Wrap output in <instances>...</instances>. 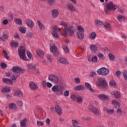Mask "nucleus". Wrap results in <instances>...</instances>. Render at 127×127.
I'll return each mask as SVG.
<instances>
[{
	"instance_id": "obj_1",
	"label": "nucleus",
	"mask_w": 127,
	"mask_h": 127,
	"mask_svg": "<svg viewBox=\"0 0 127 127\" xmlns=\"http://www.w3.org/2000/svg\"><path fill=\"white\" fill-rule=\"evenodd\" d=\"M118 8V6L114 4L113 1H110L109 3H107L104 10L106 13H110L111 10H116Z\"/></svg>"
},
{
	"instance_id": "obj_2",
	"label": "nucleus",
	"mask_w": 127,
	"mask_h": 127,
	"mask_svg": "<svg viewBox=\"0 0 127 127\" xmlns=\"http://www.w3.org/2000/svg\"><path fill=\"white\" fill-rule=\"evenodd\" d=\"M11 70L13 73L17 74V77H19L20 76V73L23 74V73L25 72V69L16 66H13L11 68Z\"/></svg>"
},
{
	"instance_id": "obj_3",
	"label": "nucleus",
	"mask_w": 127,
	"mask_h": 127,
	"mask_svg": "<svg viewBox=\"0 0 127 127\" xmlns=\"http://www.w3.org/2000/svg\"><path fill=\"white\" fill-rule=\"evenodd\" d=\"M18 52L19 54L20 59H22V60H24V59L26 58V55L25 54V49L24 48V47L21 46L18 49Z\"/></svg>"
},
{
	"instance_id": "obj_4",
	"label": "nucleus",
	"mask_w": 127,
	"mask_h": 127,
	"mask_svg": "<svg viewBox=\"0 0 127 127\" xmlns=\"http://www.w3.org/2000/svg\"><path fill=\"white\" fill-rule=\"evenodd\" d=\"M78 32L77 33L76 36L78 39H84V28L82 27V26H77Z\"/></svg>"
},
{
	"instance_id": "obj_5",
	"label": "nucleus",
	"mask_w": 127,
	"mask_h": 127,
	"mask_svg": "<svg viewBox=\"0 0 127 127\" xmlns=\"http://www.w3.org/2000/svg\"><path fill=\"white\" fill-rule=\"evenodd\" d=\"M97 72L99 75H101V76H106L110 73V70L106 67H102L98 69Z\"/></svg>"
},
{
	"instance_id": "obj_6",
	"label": "nucleus",
	"mask_w": 127,
	"mask_h": 127,
	"mask_svg": "<svg viewBox=\"0 0 127 127\" xmlns=\"http://www.w3.org/2000/svg\"><path fill=\"white\" fill-rule=\"evenodd\" d=\"M50 49L51 50V52H52V53H53L54 56L57 57V56H59L60 53L58 51V48L55 45V44H51Z\"/></svg>"
},
{
	"instance_id": "obj_7",
	"label": "nucleus",
	"mask_w": 127,
	"mask_h": 127,
	"mask_svg": "<svg viewBox=\"0 0 127 127\" xmlns=\"http://www.w3.org/2000/svg\"><path fill=\"white\" fill-rule=\"evenodd\" d=\"M96 84V86L101 87L102 88H106V87L108 86V84H107L106 80L102 79H98L97 80Z\"/></svg>"
},
{
	"instance_id": "obj_8",
	"label": "nucleus",
	"mask_w": 127,
	"mask_h": 127,
	"mask_svg": "<svg viewBox=\"0 0 127 127\" xmlns=\"http://www.w3.org/2000/svg\"><path fill=\"white\" fill-rule=\"evenodd\" d=\"M48 79L49 80H50V81L53 82V83H54L55 84H57V83H58V81H59V78H58V76H57V75L55 74L50 75Z\"/></svg>"
},
{
	"instance_id": "obj_9",
	"label": "nucleus",
	"mask_w": 127,
	"mask_h": 127,
	"mask_svg": "<svg viewBox=\"0 0 127 127\" xmlns=\"http://www.w3.org/2000/svg\"><path fill=\"white\" fill-rule=\"evenodd\" d=\"M63 89H64V87L61 86H58V85H54L52 88V90L53 92H62L63 91Z\"/></svg>"
},
{
	"instance_id": "obj_10",
	"label": "nucleus",
	"mask_w": 127,
	"mask_h": 127,
	"mask_svg": "<svg viewBox=\"0 0 127 127\" xmlns=\"http://www.w3.org/2000/svg\"><path fill=\"white\" fill-rule=\"evenodd\" d=\"M51 14L53 18H56L59 15V11L56 9H53L51 11Z\"/></svg>"
},
{
	"instance_id": "obj_11",
	"label": "nucleus",
	"mask_w": 127,
	"mask_h": 127,
	"mask_svg": "<svg viewBox=\"0 0 127 127\" xmlns=\"http://www.w3.org/2000/svg\"><path fill=\"white\" fill-rule=\"evenodd\" d=\"M98 98L100 100H104V101H109L110 99L107 95L103 94L98 95Z\"/></svg>"
},
{
	"instance_id": "obj_12",
	"label": "nucleus",
	"mask_w": 127,
	"mask_h": 127,
	"mask_svg": "<svg viewBox=\"0 0 127 127\" xmlns=\"http://www.w3.org/2000/svg\"><path fill=\"white\" fill-rule=\"evenodd\" d=\"M85 86L81 85H77L73 88L74 91H85Z\"/></svg>"
},
{
	"instance_id": "obj_13",
	"label": "nucleus",
	"mask_w": 127,
	"mask_h": 127,
	"mask_svg": "<svg viewBox=\"0 0 127 127\" xmlns=\"http://www.w3.org/2000/svg\"><path fill=\"white\" fill-rule=\"evenodd\" d=\"M29 87L31 88V89H32V90H37L38 88L37 84H36V83L33 81H31L29 83Z\"/></svg>"
},
{
	"instance_id": "obj_14",
	"label": "nucleus",
	"mask_w": 127,
	"mask_h": 127,
	"mask_svg": "<svg viewBox=\"0 0 127 127\" xmlns=\"http://www.w3.org/2000/svg\"><path fill=\"white\" fill-rule=\"evenodd\" d=\"M85 86L87 90H89V91L92 92V93H96V90L92 88V85H91V84L89 83L85 82Z\"/></svg>"
},
{
	"instance_id": "obj_15",
	"label": "nucleus",
	"mask_w": 127,
	"mask_h": 127,
	"mask_svg": "<svg viewBox=\"0 0 127 127\" xmlns=\"http://www.w3.org/2000/svg\"><path fill=\"white\" fill-rule=\"evenodd\" d=\"M75 29H76V28L73 26H71L69 28V29L68 30V31H69L68 34L69 35H70V36H74Z\"/></svg>"
},
{
	"instance_id": "obj_16",
	"label": "nucleus",
	"mask_w": 127,
	"mask_h": 127,
	"mask_svg": "<svg viewBox=\"0 0 127 127\" xmlns=\"http://www.w3.org/2000/svg\"><path fill=\"white\" fill-rule=\"evenodd\" d=\"M23 95V94L20 90H16L14 93V96H15V97H17V98H22Z\"/></svg>"
},
{
	"instance_id": "obj_17",
	"label": "nucleus",
	"mask_w": 127,
	"mask_h": 127,
	"mask_svg": "<svg viewBox=\"0 0 127 127\" xmlns=\"http://www.w3.org/2000/svg\"><path fill=\"white\" fill-rule=\"evenodd\" d=\"M26 23L27 25L28 26V27H30L31 28H32V27H33V26H34V24L33 22L32 21V20H31L29 19H27L26 20Z\"/></svg>"
},
{
	"instance_id": "obj_18",
	"label": "nucleus",
	"mask_w": 127,
	"mask_h": 127,
	"mask_svg": "<svg viewBox=\"0 0 127 127\" xmlns=\"http://www.w3.org/2000/svg\"><path fill=\"white\" fill-rule=\"evenodd\" d=\"M55 110L59 116H61V115H62V109H61L60 106L56 105L55 106Z\"/></svg>"
},
{
	"instance_id": "obj_19",
	"label": "nucleus",
	"mask_w": 127,
	"mask_h": 127,
	"mask_svg": "<svg viewBox=\"0 0 127 127\" xmlns=\"http://www.w3.org/2000/svg\"><path fill=\"white\" fill-rule=\"evenodd\" d=\"M63 29L62 30V32L61 33L62 34H65V35H67V32L69 31V29L67 24H65V26H64Z\"/></svg>"
},
{
	"instance_id": "obj_20",
	"label": "nucleus",
	"mask_w": 127,
	"mask_h": 127,
	"mask_svg": "<svg viewBox=\"0 0 127 127\" xmlns=\"http://www.w3.org/2000/svg\"><path fill=\"white\" fill-rule=\"evenodd\" d=\"M53 29L54 30V31H58V32H59V33L61 34L62 33V30L63 29V30H64V29H63V28H59L58 27V26L55 25L54 27H53Z\"/></svg>"
},
{
	"instance_id": "obj_21",
	"label": "nucleus",
	"mask_w": 127,
	"mask_h": 127,
	"mask_svg": "<svg viewBox=\"0 0 127 127\" xmlns=\"http://www.w3.org/2000/svg\"><path fill=\"white\" fill-rule=\"evenodd\" d=\"M8 108L10 110L12 111H15V110L17 109V107H16V105L15 103H10L8 105Z\"/></svg>"
},
{
	"instance_id": "obj_22",
	"label": "nucleus",
	"mask_w": 127,
	"mask_h": 127,
	"mask_svg": "<svg viewBox=\"0 0 127 127\" xmlns=\"http://www.w3.org/2000/svg\"><path fill=\"white\" fill-rule=\"evenodd\" d=\"M104 111L105 112H107V114L109 115H113L114 113H115V110L114 109H108V108L105 107L104 108Z\"/></svg>"
},
{
	"instance_id": "obj_23",
	"label": "nucleus",
	"mask_w": 127,
	"mask_h": 127,
	"mask_svg": "<svg viewBox=\"0 0 127 127\" xmlns=\"http://www.w3.org/2000/svg\"><path fill=\"white\" fill-rule=\"evenodd\" d=\"M2 94H4V93H9L10 91V89L8 87H2L1 90Z\"/></svg>"
},
{
	"instance_id": "obj_24",
	"label": "nucleus",
	"mask_w": 127,
	"mask_h": 127,
	"mask_svg": "<svg viewBox=\"0 0 127 127\" xmlns=\"http://www.w3.org/2000/svg\"><path fill=\"white\" fill-rule=\"evenodd\" d=\"M3 83H4V84H12V81H11V79L9 78H3L2 79Z\"/></svg>"
},
{
	"instance_id": "obj_25",
	"label": "nucleus",
	"mask_w": 127,
	"mask_h": 127,
	"mask_svg": "<svg viewBox=\"0 0 127 127\" xmlns=\"http://www.w3.org/2000/svg\"><path fill=\"white\" fill-rule=\"evenodd\" d=\"M111 94L114 95V97L116 98V99H120V98H121V94L120 93V92L116 91H112L111 92Z\"/></svg>"
},
{
	"instance_id": "obj_26",
	"label": "nucleus",
	"mask_w": 127,
	"mask_h": 127,
	"mask_svg": "<svg viewBox=\"0 0 127 127\" xmlns=\"http://www.w3.org/2000/svg\"><path fill=\"white\" fill-rule=\"evenodd\" d=\"M59 62L60 63H61V64H64V65H67V64H68V62L67 61V60L63 58H61L59 60Z\"/></svg>"
},
{
	"instance_id": "obj_27",
	"label": "nucleus",
	"mask_w": 127,
	"mask_h": 127,
	"mask_svg": "<svg viewBox=\"0 0 127 127\" xmlns=\"http://www.w3.org/2000/svg\"><path fill=\"white\" fill-rule=\"evenodd\" d=\"M103 26H104L105 28H106L107 30H110L112 28L111 24L108 22H104Z\"/></svg>"
},
{
	"instance_id": "obj_28",
	"label": "nucleus",
	"mask_w": 127,
	"mask_h": 127,
	"mask_svg": "<svg viewBox=\"0 0 127 127\" xmlns=\"http://www.w3.org/2000/svg\"><path fill=\"white\" fill-rule=\"evenodd\" d=\"M27 123V119H24L23 120H22L20 123L21 127H26Z\"/></svg>"
},
{
	"instance_id": "obj_29",
	"label": "nucleus",
	"mask_w": 127,
	"mask_h": 127,
	"mask_svg": "<svg viewBox=\"0 0 127 127\" xmlns=\"http://www.w3.org/2000/svg\"><path fill=\"white\" fill-rule=\"evenodd\" d=\"M95 23L98 27H102V26H104V23L100 20H96Z\"/></svg>"
},
{
	"instance_id": "obj_30",
	"label": "nucleus",
	"mask_w": 127,
	"mask_h": 127,
	"mask_svg": "<svg viewBox=\"0 0 127 127\" xmlns=\"http://www.w3.org/2000/svg\"><path fill=\"white\" fill-rule=\"evenodd\" d=\"M67 6L68 9H69V10H71V11H75V10H76V8L74 7L73 4H68L67 5Z\"/></svg>"
},
{
	"instance_id": "obj_31",
	"label": "nucleus",
	"mask_w": 127,
	"mask_h": 127,
	"mask_svg": "<svg viewBox=\"0 0 127 127\" xmlns=\"http://www.w3.org/2000/svg\"><path fill=\"white\" fill-rule=\"evenodd\" d=\"M89 37L91 40H94L97 37V34L95 32H92L89 35Z\"/></svg>"
},
{
	"instance_id": "obj_32",
	"label": "nucleus",
	"mask_w": 127,
	"mask_h": 127,
	"mask_svg": "<svg viewBox=\"0 0 127 127\" xmlns=\"http://www.w3.org/2000/svg\"><path fill=\"white\" fill-rule=\"evenodd\" d=\"M62 47L65 53H69V49H68V47H67L66 45L63 44L62 45Z\"/></svg>"
},
{
	"instance_id": "obj_33",
	"label": "nucleus",
	"mask_w": 127,
	"mask_h": 127,
	"mask_svg": "<svg viewBox=\"0 0 127 127\" xmlns=\"http://www.w3.org/2000/svg\"><path fill=\"white\" fill-rule=\"evenodd\" d=\"M108 56L111 61H115V60H116V57L112 53H109Z\"/></svg>"
},
{
	"instance_id": "obj_34",
	"label": "nucleus",
	"mask_w": 127,
	"mask_h": 127,
	"mask_svg": "<svg viewBox=\"0 0 127 127\" xmlns=\"http://www.w3.org/2000/svg\"><path fill=\"white\" fill-rule=\"evenodd\" d=\"M37 54L41 58H42L44 56V53L40 50H37Z\"/></svg>"
},
{
	"instance_id": "obj_35",
	"label": "nucleus",
	"mask_w": 127,
	"mask_h": 127,
	"mask_svg": "<svg viewBox=\"0 0 127 127\" xmlns=\"http://www.w3.org/2000/svg\"><path fill=\"white\" fill-rule=\"evenodd\" d=\"M37 24L39 25V27L40 29V30H43L45 28V27L44 26V25L42 24L41 22L39 21H37Z\"/></svg>"
},
{
	"instance_id": "obj_36",
	"label": "nucleus",
	"mask_w": 127,
	"mask_h": 127,
	"mask_svg": "<svg viewBox=\"0 0 127 127\" xmlns=\"http://www.w3.org/2000/svg\"><path fill=\"white\" fill-rule=\"evenodd\" d=\"M14 22L16 24H18V25H22V20L21 19H15Z\"/></svg>"
},
{
	"instance_id": "obj_37",
	"label": "nucleus",
	"mask_w": 127,
	"mask_h": 127,
	"mask_svg": "<svg viewBox=\"0 0 127 127\" xmlns=\"http://www.w3.org/2000/svg\"><path fill=\"white\" fill-rule=\"evenodd\" d=\"M91 113H93V114L96 116H99V110H98L96 107L92 109Z\"/></svg>"
},
{
	"instance_id": "obj_38",
	"label": "nucleus",
	"mask_w": 127,
	"mask_h": 127,
	"mask_svg": "<svg viewBox=\"0 0 127 127\" xmlns=\"http://www.w3.org/2000/svg\"><path fill=\"white\" fill-rule=\"evenodd\" d=\"M117 18L118 20H119L120 22H122V21H124V20H125V19H126V18H125V17L122 15H118Z\"/></svg>"
},
{
	"instance_id": "obj_39",
	"label": "nucleus",
	"mask_w": 127,
	"mask_h": 127,
	"mask_svg": "<svg viewBox=\"0 0 127 127\" xmlns=\"http://www.w3.org/2000/svg\"><path fill=\"white\" fill-rule=\"evenodd\" d=\"M90 49L91 51L95 52V51H97V50H98V48L95 45H90Z\"/></svg>"
},
{
	"instance_id": "obj_40",
	"label": "nucleus",
	"mask_w": 127,
	"mask_h": 127,
	"mask_svg": "<svg viewBox=\"0 0 127 127\" xmlns=\"http://www.w3.org/2000/svg\"><path fill=\"white\" fill-rule=\"evenodd\" d=\"M19 30L21 33H25L26 32V29H25L24 27H20L19 28Z\"/></svg>"
},
{
	"instance_id": "obj_41",
	"label": "nucleus",
	"mask_w": 127,
	"mask_h": 127,
	"mask_svg": "<svg viewBox=\"0 0 127 127\" xmlns=\"http://www.w3.org/2000/svg\"><path fill=\"white\" fill-rule=\"evenodd\" d=\"M109 85L110 86H111V87L115 88L116 86H117V83H116V81H115V80H111L109 83Z\"/></svg>"
},
{
	"instance_id": "obj_42",
	"label": "nucleus",
	"mask_w": 127,
	"mask_h": 127,
	"mask_svg": "<svg viewBox=\"0 0 127 127\" xmlns=\"http://www.w3.org/2000/svg\"><path fill=\"white\" fill-rule=\"evenodd\" d=\"M48 2L51 6H53L55 4L56 1L55 0H48Z\"/></svg>"
},
{
	"instance_id": "obj_43",
	"label": "nucleus",
	"mask_w": 127,
	"mask_h": 127,
	"mask_svg": "<svg viewBox=\"0 0 127 127\" xmlns=\"http://www.w3.org/2000/svg\"><path fill=\"white\" fill-rule=\"evenodd\" d=\"M72 126L71 127H79V126H78V125L79 124V123H78V122L76 120H72Z\"/></svg>"
},
{
	"instance_id": "obj_44",
	"label": "nucleus",
	"mask_w": 127,
	"mask_h": 127,
	"mask_svg": "<svg viewBox=\"0 0 127 127\" xmlns=\"http://www.w3.org/2000/svg\"><path fill=\"white\" fill-rule=\"evenodd\" d=\"M76 100L78 104H82V103H83V97L81 96H78Z\"/></svg>"
},
{
	"instance_id": "obj_45",
	"label": "nucleus",
	"mask_w": 127,
	"mask_h": 127,
	"mask_svg": "<svg viewBox=\"0 0 127 127\" xmlns=\"http://www.w3.org/2000/svg\"><path fill=\"white\" fill-rule=\"evenodd\" d=\"M78 97V95H77V94H72L70 96V98H71V99H72L73 100V101H76V100H77Z\"/></svg>"
},
{
	"instance_id": "obj_46",
	"label": "nucleus",
	"mask_w": 127,
	"mask_h": 127,
	"mask_svg": "<svg viewBox=\"0 0 127 127\" xmlns=\"http://www.w3.org/2000/svg\"><path fill=\"white\" fill-rule=\"evenodd\" d=\"M11 46H12V47H18V46H19V44H18V43L12 42V43H11Z\"/></svg>"
},
{
	"instance_id": "obj_47",
	"label": "nucleus",
	"mask_w": 127,
	"mask_h": 127,
	"mask_svg": "<svg viewBox=\"0 0 127 127\" xmlns=\"http://www.w3.org/2000/svg\"><path fill=\"white\" fill-rule=\"evenodd\" d=\"M52 35H53V36L54 37H55L56 38H59V34H58V33H57L55 31H53L52 32Z\"/></svg>"
},
{
	"instance_id": "obj_48",
	"label": "nucleus",
	"mask_w": 127,
	"mask_h": 127,
	"mask_svg": "<svg viewBox=\"0 0 127 127\" xmlns=\"http://www.w3.org/2000/svg\"><path fill=\"white\" fill-rule=\"evenodd\" d=\"M112 104L114 105V106H115L116 108L117 107L119 106V105H120V104L119 103V102L117 101V100H113L112 101Z\"/></svg>"
},
{
	"instance_id": "obj_49",
	"label": "nucleus",
	"mask_w": 127,
	"mask_h": 127,
	"mask_svg": "<svg viewBox=\"0 0 127 127\" xmlns=\"http://www.w3.org/2000/svg\"><path fill=\"white\" fill-rule=\"evenodd\" d=\"M28 67L31 69H33V68H36V65L33 64H28Z\"/></svg>"
},
{
	"instance_id": "obj_50",
	"label": "nucleus",
	"mask_w": 127,
	"mask_h": 127,
	"mask_svg": "<svg viewBox=\"0 0 127 127\" xmlns=\"http://www.w3.org/2000/svg\"><path fill=\"white\" fill-rule=\"evenodd\" d=\"M92 62H93V63H97V62H98V57H97L96 56H94L92 58Z\"/></svg>"
},
{
	"instance_id": "obj_51",
	"label": "nucleus",
	"mask_w": 127,
	"mask_h": 127,
	"mask_svg": "<svg viewBox=\"0 0 127 127\" xmlns=\"http://www.w3.org/2000/svg\"><path fill=\"white\" fill-rule=\"evenodd\" d=\"M97 56L100 60H104L105 59V56L102 54L98 55Z\"/></svg>"
},
{
	"instance_id": "obj_52",
	"label": "nucleus",
	"mask_w": 127,
	"mask_h": 127,
	"mask_svg": "<svg viewBox=\"0 0 127 127\" xmlns=\"http://www.w3.org/2000/svg\"><path fill=\"white\" fill-rule=\"evenodd\" d=\"M74 83H76V84H80L81 83V80H80V78H75L74 79Z\"/></svg>"
},
{
	"instance_id": "obj_53",
	"label": "nucleus",
	"mask_w": 127,
	"mask_h": 127,
	"mask_svg": "<svg viewBox=\"0 0 127 127\" xmlns=\"http://www.w3.org/2000/svg\"><path fill=\"white\" fill-rule=\"evenodd\" d=\"M123 76H124V77L125 79V80H127V71L125 70L123 71Z\"/></svg>"
},
{
	"instance_id": "obj_54",
	"label": "nucleus",
	"mask_w": 127,
	"mask_h": 127,
	"mask_svg": "<svg viewBox=\"0 0 127 127\" xmlns=\"http://www.w3.org/2000/svg\"><path fill=\"white\" fill-rule=\"evenodd\" d=\"M17 76V74H15V75L13 74L12 76H11V80H12L13 81H15V80H16V79L17 78V77H19Z\"/></svg>"
},
{
	"instance_id": "obj_55",
	"label": "nucleus",
	"mask_w": 127,
	"mask_h": 127,
	"mask_svg": "<svg viewBox=\"0 0 127 127\" xmlns=\"http://www.w3.org/2000/svg\"><path fill=\"white\" fill-rule=\"evenodd\" d=\"M95 106H93L92 105H89L88 106V110L91 111V112L93 110V109H95Z\"/></svg>"
},
{
	"instance_id": "obj_56",
	"label": "nucleus",
	"mask_w": 127,
	"mask_h": 127,
	"mask_svg": "<svg viewBox=\"0 0 127 127\" xmlns=\"http://www.w3.org/2000/svg\"><path fill=\"white\" fill-rule=\"evenodd\" d=\"M37 126H38L39 127L40 126H43L44 125V122H43L42 121H37Z\"/></svg>"
},
{
	"instance_id": "obj_57",
	"label": "nucleus",
	"mask_w": 127,
	"mask_h": 127,
	"mask_svg": "<svg viewBox=\"0 0 127 127\" xmlns=\"http://www.w3.org/2000/svg\"><path fill=\"white\" fill-rule=\"evenodd\" d=\"M0 66H1V68H3V69H4L5 68H6V67H7V65L4 63H1Z\"/></svg>"
},
{
	"instance_id": "obj_58",
	"label": "nucleus",
	"mask_w": 127,
	"mask_h": 127,
	"mask_svg": "<svg viewBox=\"0 0 127 127\" xmlns=\"http://www.w3.org/2000/svg\"><path fill=\"white\" fill-rule=\"evenodd\" d=\"M1 37L3 38V39H7V38H8V35L3 34Z\"/></svg>"
},
{
	"instance_id": "obj_59",
	"label": "nucleus",
	"mask_w": 127,
	"mask_h": 127,
	"mask_svg": "<svg viewBox=\"0 0 127 127\" xmlns=\"http://www.w3.org/2000/svg\"><path fill=\"white\" fill-rule=\"evenodd\" d=\"M64 97H68L69 96V91L66 90L64 93Z\"/></svg>"
},
{
	"instance_id": "obj_60",
	"label": "nucleus",
	"mask_w": 127,
	"mask_h": 127,
	"mask_svg": "<svg viewBox=\"0 0 127 127\" xmlns=\"http://www.w3.org/2000/svg\"><path fill=\"white\" fill-rule=\"evenodd\" d=\"M87 60L90 62H92V61L93 60V56H88Z\"/></svg>"
},
{
	"instance_id": "obj_61",
	"label": "nucleus",
	"mask_w": 127,
	"mask_h": 127,
	"mask_svg": "<svg viewBox=\"0 0 127 127\" xmlns=\"http://www.w3.org/2000/svg\"><path fill=\"white\" fill-rule=\"evenodd\" d=\"M46 85L48 88H51L52 87V84L49 82H47Z\"/></svg>"
},
{
	"instance_id": "obj_62",
	"label": "nucleus",
	"mask_w": 127,
	"mask_h": 127,
	"mask_svg": "<svg viewBox=\"0 0 127 127\" xmlns=\"http://www.w3.org/2000/svg\"><path fill=\"white\" fill-rule=\"evenodd\" d=\"M17 104L19 107H21V106H22V105H23V102H22V101H18V102H17Z\"/></svg>"
},
{
	"instance_id": "obj_63",
	"label": "nucleus",
	"mask_w": 127,
	"mask_h": 127,
	"mask_svg": "<svg viewBox=\"0 0 127 127\" xmlns=\"http://www.w3.org/2000/svg\"><path fill=\"white\" fill-rule=\"evenodd\" d=\"M121 72L120 71L118 70L117 71H116V75L118 78H120V77H121Z\"/></svg>"
},
{
	"instance_id": "obj_64",
	"label": "nucleus",
	"mask_w": 127,
	"mask_h": 127,
	"mask_svg": "<svg viewBox=\"0 0 127 127\" xmlns=\"http://www.w3.org/2000/svg\"><path fill=\"white\" fill-rule=\"evenodd\" d=\"M125 11V8H121L119 9V12H121V13H124V12Z\"/></svg>"
}]
</instances>
